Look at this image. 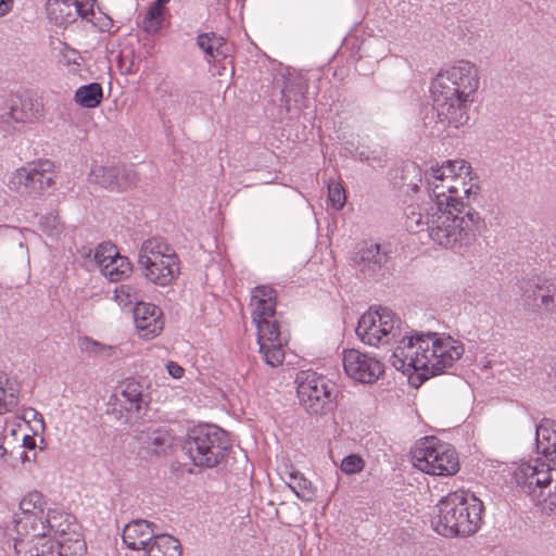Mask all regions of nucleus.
Instances as JSON below:
<instances>
[{"instance_id": "nucleus-1", "label": "nucleus", "mask_w": 556, "mask_h": 556, "mask_svg": "<svg viewBox=\"0 0 556 556\" xmlns=\"http://www.w3.org/2000/svg\"><path fill=\"white\" fill-rule=\"evenodd\" d=\"M425 179L431 202L441 211H453L464 219L469 218L468 213L481 218L473 207L480 198L478 177L467 161L450 160L441 166H431L426 170Z\"/></svg>"}, {"instance_id": "nucleus-2", "label": "nucleus", "mask_w": 556, "mask_h": 556, "mask_svg": "<svg viewBox=\"0 0 556 556\" xmlns=\"http://www.w3.org/2000/svg\"><path fill=\"white\" fill-rule=\"evenodd\" d=\"M479 88V74L475 64L458 61L438 74L432 83L433 115L443 127L455 128L468 121V104Z\"/></svg>"}, {"instance_id": "nucleus-3", "label": "nucleus", "mask_w": 556, "mask_h": 556, "mask_svg": "<svg viewBox=\"0 0 556 556\" xmlns=\"http://www.w3.org/2000/svg\"><path fill=\"white\" fill-rule=\"evenodd\" d=\"M469 218L441 211L431 201L422 205H410L405 213V227L409 232L427 230L429 237L439 245L460 249L472 244L484 227L482 218L468 213Z\"/></svg>"}, {"instance_id": "nucleus-4", "label": "nucleus", "mask_w": 556, "mask_h": 556, "mask_svg": "<svg viewBox=\"0 0 556 556\" xmlns=\"http://www.w3.org/2000/svg\"><path fill=\"white\" fill-rule=\"evenodd\" d=\"M432 344L431 357L425 354L420 355L413 334L405 336L391 355L390 363L395 369L403 372L414 369L420 382H424L452 368L464 354L463 344L452 340L451 337L445 338L444 341L434 340Z\"/></svg>"}, {"instance_id": "nucleus-5", "label": "nucleus", "mask_w": 556, "mask_h": 556, "mask_svg": "<svg viewBox=\"0 0 556 556\" xmlns=\"http://www.w3.org/2000/svg\"><path fill=\"white\" fill-rule=\"evenodd\" d=\"M432 519L435 532L446 538L475 534L482 522L483 503L475 495L453 492L442 497Z\"/></svg>"}, {"instance_id": "nucleus-6", "label": "nucleus", "mask_w": 556, "mask_h": 556, "mask_svg": "<svg viewBox=\"0 0 556 556\" xmlns=\"http://www.w3.org/2000/svg\"><path fill=\"white\" fill-rule=\"evenodd\" d=\"M230 447L226 431L214 425H199L190 429L182 450L195 466L213 468Z\"/></svg>"}, {"instance_id": "nucleus-7", "label": "nucleus", "mask_w": 556, "mask_h": 556, "mask_svg": "<svg viewBox=\"0 0 556 556\" xmlns=\"http://www.w3.org/2000/svg\"><path fill=\"white\" fill-rule=\"evenodd\" d=\"M138 265L148 280L160 286L169 285L179 274L176 253L159 239H149L142 243Z\"/></svg>"}, {"instance_id": "nucleus-8", "label": "nucleus", "mask_w": 556, "mask_h": 556, "mask_svg": "<svg viewBox=\"0 0 556 556\" xmlns=\"http://www.w3.org/2000/svg\"><path fill=\"white\" fill-rule=\"evenodd\" d=\"M413 464L433 476H453L459 470L455 448L435 437L420 439L413 450Z\"/></svg>"}, {"instance_id": "nucleus-9", "label": "nucleus", "mask_w": 556, "mask_h": 556, "mask_svg": "<svg viewBox=\"0 0 556 556\" xmlns=\"http://www.w3.org/2000/svg\"><path fill=\"white\" fill-rule=\"evenodd\" d=\"M296 382L300 404L308 414L324 415L332 409L337 397L333 382L314 371H301Z\"/></svg>"}, {"instance_id": "nucleus-10", "label": "nucleus", "mask_w": 556, "mask_h": 556, "mask_svg": "<svg viewBox=\"0 0 556 556\" xmlns=\"http://www.w3.org/2000/svg\"><path fill=\"white\" fill-rule=\"evenodd\" d=\"M390 250L372 241L357 243L351 252L349 265L357 278L379 281L390 274Z\"/></svg>"}, {"instance_id": "nucleus-11", "label": "nucleus", "mask_w": 556, "mask_h": 556, "mask_svg": "<svg viewBox=\"0 0 556 556\" xmlns=\"http://www.w3.org/2000/svg\"><path fill=\"white\" fill-rule=\"evenodd\" d=\"M517 483L522 491L531 496L535 505L542 506L544 511L556 509V481L552 491V469L542 464L541 467L530 464L522 465L515 473Z\"/></svg>"}, {"instance_id": "nucleus-12", "label": "nucleus", "mask_w": 556, "mask_h": 556, "mask_svg": "<svg viewBox=\"0 0 556 556\" xmlns=\"http://www.w3.org/2000/svg\"><path fill=\"white\" fill-rule=\"evenodd\" d=\"M43 505V497L41 493L37 491L30 492L21 501V514L16 515V518L14 519V529L17 534L16 538L46 534Z\"/></svg>"}, {"instance_id": "nucleus-13", "label": "nucleus", "mask_w": 556, "mask_h": 556, "mask_svg": "<svg viewBox=\"0 0 556 556\" xmlns=\"http://www.w3.org/2000/svg\"><path fill=\"white\" fill-rule=\"evenodd\" d=\"M52 163L42 161L18 168L11 178V184L21 193L40 194L53 182L50 169Z\"/></svg>"}, {"instance_id": "nucleus-14", "label": "nucleus", "mask_w": 556, "mask_h": 556, "mask_svg": "<svg viewBox=\"0 0 556 556\" xmlns=\"http://www.w3.org/2000/svg\"><path fill=\"white\" fill-rule=\"evenodd\" d=\"M89 181L101 188L124 191L137 182V174L124 164L93 165Z\"/></svg>"}, {"instance_id": "nucleus-15", "label": "nucleus", "mask_w": 556, "mask_h": 556, "mask_svg": "<svg viewBox=\"0 0 556 556\" xmlns=\"http://www.w3.org/2000/svg\"><path fill=\"white\" fill-rule=\"evenodd\" d=\"M42 109V103L34 94L17 97L0 114V129L9 132L14 129L13 123H30L41 114Z\"/></svg>"}, {"instance_id": "nucleus-16", "label": "nucleus", "mask_w": 556, "mask_h": 556, "mask_svg": "<svg viewBox=\"0 0 556 556\" xmlns=\"http://www.w3.org/2000/svg\"><path fill=\"white\" fill-rule=\"evenodd\" d=\"M343 367L349 377L362 383H372L383 372L378 359L355 349L344 352Z\"/></svg>"}, {"instance_id": "nucleus-17", "label": "nucleus", "mask_w": 556, "mask_h": 556, "mask_svg": "<svg viewBox=\"0 0 556 556\" xmlns=\"http://www.w3.org/2000/svg\"><path fill=\"white\" fill-rule=\"evenodd\" d=\"M281 80V106L291 116H296L304 108L307 106V80L298 73H288L282 75Z\"/></svg>"}, {"instance_id": "nucleus-18", "label": "nucleus", "mask_w": 556, "mask_h": 556, "mask_svg": "<svg viewBox=\"0 0 556 556\" xmlns=\"http://www.w3.org/2000/svg\"><path fill=\"white\" fill-rule=\"evenodd\" d=\"M522 295L527 300H540L539 307L547 313L556 312V279H528L520 283Z\"/></svg>"}, {"instance_id": "nucleus-19", "label": "nucleus", "mask_w": 556, "mask_h": 556, "mask_svg": "<svg viewBox=\"0 0 556 556\" xmlns=\"http://www.w3.org/2000/svg\"><path fill=\"white\" fill-rule=\"evenodd\" d=\"M134 319L140 337L146 339L156 337L164 327L161 308L151 303L137 302L134 307Z\"/></svg>"}, {"instance_id": "nucleus-20", "label": "nucleus", "mask_w": 556, "mask_h": 556, "mask_svg": "<svg viewBox=\"0 0 556 556\" xmlns=\"http://www.w3.org/2000/svg\"><path fill=\"white\" fill-rule=\"evenodd\" d=\"M118 405L136 418H142L149 405L150 399L143 387L136 381H128L123 390L115 395Z\"/></svg>"}, {"instance_id": "nucleus-21", "label": "nucleus", "mask_w": 556, "mask_h": 556, "mask_svg": "<svg viewBox=\"0 0 556 556\" xmlns=\"http://www.w3.org/2000/svg\"><path fill=\"white\" fill-rule=\"evenodd\" d=\"M155 525L153 522L137 519L127 523L123 531V542L132 551L148 549L155 536Z\"/></svg>"}, {"instance_id": "nucleus-22", "label": "nucleus", "mask_w": 556, "mask_h": 556, "mask_svg": "<svg viewBox=\"0 0 556 556\" xmlns=\"http://www.w3.org/2000/svg\"><path fill=\"white\" fill-rule=\"evenodd\" d=\"M141 445L155 455L165 454L174 444V435L166 426H149L137 430Z\"/></svg>"}, {"instance_id": "nucleus-23", "label": "nucleus", "mask_w": 556, "mask_h": 556, "mask_svg": "<svg viewBox=\"0 0 556 556\" xmlns=\"http://www.w3.org/2000/svg\"><path fill=\"white\" fill-rule=\"evenodd\" d=\"M14 549L18 556H61L56 545L46 534L15 538Z\"/></svg>"}, {"instance_id": "nucleus-24", "label": "nucleus", "mask_w": 556, "mask_h": 556, "mask_svg": "<svg viewBox=\"0 0 556 556\" xmlns=\"http://www.w3.org/2000/svg\"><path fill=\"white\" fill-rule=\"evenodd\" d=\"M377 317H380L378 308H370L358 320L356 334L365 344L377 346L384 343L381 321H378Z\"/></svg>"}, {"instance_id": "nucleus-25", "label": "nucleus", "mask_w": 556, "mask_h": 556, "mask_svg": "<svg viewBox=\"0 0 556 556\" xmlns=\"http://www.w3.org/2000/svg\"><path fill=\"white\" fill-rule=\"evenodd\" d=\"M77 0H47L48 18L56 25L73 23L79 16Z\"/></svg>"}, {"instance_id": "nucleus-26", "label": "nucleus", "mask_w": 556, "mask_h": 556, "mask_svg": "<svg viewBox=\"0 0 556 556\" xmlns=\"http://www.w3.org/2000/svg\"><path fill=\"white\" fill-rule=\"evenodd\" d=\"M535 437L538 452L556 462V422L543 419L536 427Z\"/></svg>"}, {"instance_id": "nucleus-27", "label": "nucleus", "mask_w": 556, "mask_h": 556, "mask_svg": "<svg viewBox=\"0 0 556 556\" xmlns=\"http://www.w3.org/2000/svg\"><path fill=\"white\" fill-rule=\"evenodd\" d=\"M46 523L47 538L53 534L54 540L67 535L72 530H79V526L74 521V517L58 510H49L43 518Z\"/></svg>"}, {"instance_id": "nucleus-28", "label": "nucleus", "mask_w": 556, "mask_h": 556, "mask_svg": "<svg viewBox=\"0 0 556 556\" xmlns=\"http://www.w3.org/2000/svg\"><path fill=\"white\" fill-rule=\"evenodd\" d=\"M159 92L161 94L160 104L164 115L175 116L181 115L185 112V97L178 88L165 83L160 86Z\"/></svg>"}, {"instance_id": "nucleus-29", "label": "nucleus", "mask_w": 556, "mask_h": 556, "mask_svg": "<svg viewBox=\"0 0 556 556\" xmlns=\"http://www.w3.org/2000/svg\"><path fill=\"white\" fill-rule=\"evenodd\" d=\"M276 290L268 286H258L252 292L251 304L255 305L253 316H275Z\"/></svg>"}, {"instance_id": "nucleus-30", "label": "nucleus", "mask_w": 556, "mask_h": 556, "mask_svg": "<svg viewBox=\"0 0 556 556\" xmlns=\"http://www.w3.org/2000/svg\"><path fill=\"white\" fill-rule=\"evenodd\" d=\"M275 316H253L257 328V343H281L279 324Z\"/></svg>"}, {"instance_id": "nucleus-31", "label": "nucleus", "mask_w": 556, "mask_h": 556, "mask_svg": "<svg viewBox=\"0 0 556 556\" xmlns=\"http://www.w3.org/2000/svg\"><path fill=\"white\" fill-rule=\"evenodd\" d=\"M181 545L176 538L155 533L147 556H181Z\"/></svg>"}, {"instance_id": "nucleus-32", "label": "nucleus", "mask_w": 556, "mask_h": 556, "mask_svg": "<svg viewBox=\"0 0 556 556\" xmlns=\"http://www.w3.org/2000/svg\"><path fill=\"white\" fill-rule=\"evenodd\" d=\"M55 545L61 556H84L87 551L80 529L67 532V535L58 539Z\"/></svg>"}, {"instance_id": "nucleus-33", "label": "nucleus", "mask_w": 556, "mask_h": 556, "mask_svg": "<svg viewBox=\"0 0 556 556\" xmlns=\"http://www.w3.org/2000/svg\"><path fill=\"white\" fill-rule=\"evenodd\" d=\"M103 99V89L99 83H90L79 87L74 94L77 104L86 109L99 106Z\"/></svg>"}, {"instance_id": "nucleus-34", "label": "nucleus", "mask_w": 556, "mask_h": 556, "mask_svg": "<svg viewBox=\"0 0 556 556\" xmlns=\"http://www.w3.org/2000/svg\"><path fill=\"white\" fill-rule=\"evenodd\" d=\"M100 269L103 276L111 281H119L130 274L131 264L127 257L119 255L115 260L102 265Z\"/></svg>"}, {"instance_id": "nucleus-35", "label": "nucleus", "mask_w": 556, "mask_h": 556, "mask_svg": "<svg viewBox=\"0 0 556 556\" xmlns=\"http://www.w3.org/2000/svg\"><path fill=\"white\" fill-rule=\"evenodd\" d=\"M289 486L295 495L305 502H312L316 497V488L302 473L295 471L290 473Z\"/></svg>"}, {"instance_id": "nucleus-36", "label": "nucleus", "mask_w": 556, "mask_h": 556, "mask_svg": "<svg viewBox=\"0 0 556 556\" xmlns=\"http://www.w3.org/2000/svg\"><path fill=\"white\" fill-rule=\"evenodd\" d=\"M378 311H379L380 317H377V320L381 321V326H382L381 329L384 334V343H386V342H389L390 339H395L401 334V332H400L401 319L399 317H396V315L391 309H389L387 307H379Z\"/></svg>"}, {"instance_id": "nucleus-37", "label": "nucleus", "mask_w": 556, "mask_h": 556, "mask_svg": "<svg viewBox=\"0 0 556 556\" xmlns=\"http://www.w3.org/2000/svg\"><path fill=\"white\" fill-rule=\"evenodd\" d=\"M16 387L0 376V414L11 412L18 404Z\"/></svg>"}, {"instance_id": "nucleus-38", "label": "nucleus", "mask_w": 556, "mask_h": 556, "mask_svg": "<svg viewBox=\"0 0 556 556\" xmlns=\"http://www.w3.org/2000/svg\"><path fill=\"white\" fill-rule=\"evenodd\" d=\"M78 348L88 357H110L113 354V346L98 342L89 337L78 339Z\"/></svg>"}, {"instance_id": "nucleus-39", "label": "nucleus", "mask_w": 556, "mask_h": 556, "mask_svg": "<svg viewBox=\"0 0 556 556\" xmlns=\"http://www.w3.org/2000/svg\"><path fill=\"white\" fill-rule=\"evenodd\" d=\"M258 345L267 365L276 367L282 364L285 358L282 343H262Z\"/></svg>"}, {"instance_id": "nucleus-40", "label": "nucleus", "mask_w": 556, "mask_h": 556, "mask_svg": "<svg viewBox=\"0 0 556 556\" xmlns=\"http://www.w3.org/2000/svg\"><path fill=\"white\" fill-rule=\"evenodd\" d=\"M164 9L151 4L147 14L142 20V28L148 34H155L160 29L161 23L163 21Z\"/></svg>"}, {"instance_id": "nucleus-41", "label": "nucleus", "mask_w": 556, "mask_h": 556, "mask_svg": "<svg viewBox=\"0 0 556 556\" xmlns=\"http://www.w3.org/2000/svg\"><path fill=\"white\" fill-rule=\"evenodd\" d=\"M413 338L415 340V344H417V349L420 352V355L425 354L426 356H430L432 354L433 344L432 342L435 341H444L445 338H439L438 333L435 332H414Z\"/></svg>"}, {"instance_id": "nucleus-42", "label": "nucleus", "mask_w": 556, "mask_h": 556, "mask_svg": "<svg viewBox=\"0 0 556 556\" xmlns=\"http://www.w3.org/2000/svg\"><path fill=\"white\" fill-rule=\"evenodd\" d=\"M118 67L124 74H134L139 70V59L132 49H124L121 51L117 60Z\"/></svg>"}, {"instance_id": "nucleus-43", "label": "nucleus", "mask_w": 556, "mask_h": 556, "mask_svg": "<svg viewBox=\"0 0 556 556\" xmlns=\"http://www.w3.org/2000/svg\"><path fill=\"white\" fill-rule=\"evenodd\" d=\"M119 256L116 245L105 242L100 244L94 253V260L99 267H102L105 263L115 260Z\"/></svg>"}, {"instance_id": "nucleus-44", "label": "nucleus", "mask_w": 556, "mask_h": 556, "mask_svg": "<svg viewBox=\"0 0 556 556\" xmlns=\"http://www.w3.org/2000/svg\"><path fill=\"white\" fill-rule=\"evenodd\" d=\"M328 198L336 210H341L346 201L343 187L334 181L328 185Z\"/></svg>"}, {"instance_id": "nucleus-45", "label": "nucleus", "mask_w": 556, "mask_h": 556, "mask_svg": "<svg viewBox=\"0 0 556 556\" xmlns=\"http://www.w3.org/2000/svg\"><path fill=\"white\" fill-rule=\"evenodd\" d=\"M115 299L119 305L125 307L138 302L136 291L128 285H122L115 289Z\"/></svg>"}, {"instance_id": "nucleus-46", "label": "nucleus", "mask_w": 556, "mask_h": 556, "mask_svg": "<svg viewBox=\"0 0 556 556\" xmlns=\"http://www.w3.org/2000/svg\"><path fill=\"white\" fill-rule=\"evenodd\" d=\"M41 229L49 236H54L61 230V222L56 214L49 213L40 218Z\"/></svg>"}, {"instance_id": "nucleus-47", "label": "nucleus", "mask_w": 556, "mask_h": 556, "mask_svg": "<svg viewBox=\"0 0 556 556\" xmlns=\"http://www.w3.org/2000/svg\"><path fill=\"white\" fill-rule=\"evenodd\" d=\"M357 156L362 162H367L370 166H382L386 162V153L382 149L375 151H358Z\"/></svg>"}, {"instance_id": "nucleus-48", "label": "nucleus", "mask_w": 556, "mask_h": 556, "mask_svg": "<svg viewBox=\"0 0 556 556\" xmlns=\"http://www.w3.org/2000/svg\"><path fill=\"white\" fill-rule=\"evenodd\" d=\"M364 467V460L355 454H351L343 458L341 470L348 475L359 472Z\"/></svg>"}, {"instance_id": "nucleus-49", "label": "nucleus", "mask_w": 556, "mask_h": 556, "mask_svg": "<svg viewBox=\"0 0 556 556\" xmlns=\"http://www.w3.org/2000/svg\"><path fill=\"white\" fill-rule=\"evenodd\" d=\"M212 47L215 55L214 59H225L227 56V46L225 39L214 33H212Z\"/></svg>"}, {"instance_id": "nucleus-50", "label": "nucleus", "mask_w": 556, "mask_h": 556, "mask_svg": "<svg viewBox=\"0 0 556 556\" xmlns=\"http://www.w3.org/2000/svg\"><path fill=\"white\" fill-rule=\"evenodd\" d=\"M96 0H77V9H79V16L86 21H91V16L94 15L93 3Z\"/></svg>"}, {"instance_id": "nucleus-51", "label": "nucleus", "mask_w": 556, "mask_h": 556, "mask_svg": "<svg viewBox=\"0 0 556 556\" xmlns=\"http://www.w3.org/2000/svg\"><path fill=\"white\" fill-rule=\"evenodd\" d=\"M197 45L202 49L208 56L215 58L212 47V33L200 34L197 38Z\"/></svg>"}, {"instance_id": "nucleus-52", "label": "nucleus", "mask_w": 556, "mask_h": 556, "mask_svg": "<svg viewBox=\"0 0 556 556\" xmlns=\"http://www.w3.org/2000/svg\"><path fill=\"white\" fill-rule=\"evenodd\" d=\"M166 367H167V371H168V374H169L173 378L178 379V378H181V377H182V375H184V371H185V370H184V368H182L180 365H178L177 363H175V362H168V364H167V366H166Z\"/></svg>"}, {"instance_id": "nucleus-53", "label": "nucleus", "mask_w": 556, "mask_h": 556, "mask_svg": "<svg viewBox=\"0 0 556 556\" xmlns=\"http://www.w3.org/2000/svg\"><path fill=\"white\" fill-rule=\"evenodd\" d=\"M13 0H0V16L8 14L12 9Z\"/></svg>"}, {"instance_id": "nucleus-54", "label": "nucleus", "mask_w": 556, "mask_h": 556, "mask_svg": "<svg viewBox=\"0 0 556 556\" xmlns=\"http://www.w3.org/2000/svg\"><path fill=\"white\" fill-rule=\"evenodd\" d=\"M23 446L25 448H27V450H30V451L35 450V447H36V440H35V438L31 437V435H28V434L24 435V438H23Z\"/></svg>"}, {"instance_id": "nucleus-55", "label": "nucleus", "mask_w": 556, "mask_h": 556, "mask_svg": "<svg viewBox=\"0 0 556 556\" xmlns=\"http://www.w3.org/2000/svg\"><path fill=\"white\" fill-rule=\"evenodd\" d=\"M25 415L28 417H33L34 419L39 417V422L41 424V428H43V418L37 410H35L34 408H29L28 410H26Z\"/></svg>"}, {"instance_id": "nucleus-56", "label": "nucleus", "mask_w": 556, "mask_h": 556, "mask_svg": "<svg viewBox=\"0 0 556 556\" xmlns=\"http://www.w3.org/2000/svg\"><path fill=\"white\" fill-rule=\"evenodd\" d=\"M35 457H36V454H35V453L33 454V456H30V455H29L27 452H25V451L22 453V456H21V458H22V462H23V463L34 460V459H35Z\"/></svg>"}, {"instance_id": "nucleus-57", "label": "nucleus", "mask_w": 556, "mask_h": 556, "mask_svg": "<svg viewBox=\"0 0 556 556\" xmlns=\"http://www.w3.org/2000/svg\"><path fill=\"white\" fill-rule=\"evenodd\" d=\"M169 1L170 0H155V2L153 4L164 9L165 4L168 3Z\"/></svg>"}, {"instance_id": "nucleus-58", "label": "nucleus", "mask_w": 556, "mask_h": 556, "mask_svg": "<svg viewBox=\"0 0 556 556\" xmlns=\"http://www.w3.org/2000/svg\"><path fill=\"white\" fill-rule=\"evenodd\" d=\"M413 190L417 191L418 190V186L416 185Z\"/></svg>"}]
</instances>
